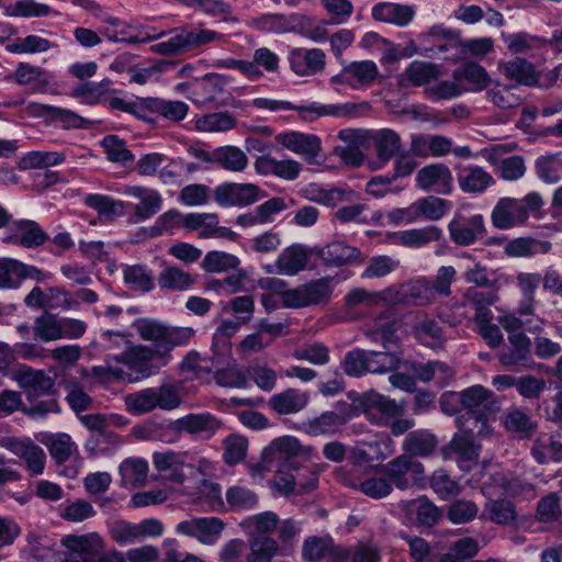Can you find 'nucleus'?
<instances>
[{
    "instance_id": "obj_1",
    "label": "nucleus",
    "mask_w": 562,
    "mask_h": 562,
    "mask_svg": "<svg viewBox=\"0 0 562 562\" xmlns=\"http://www.w3.org/2000/svg\"><path fill=\"white\" fill-rule=\"evenodd\" d=\"M133 327L143 340L153 345L127 346L115 360L135 371L138 374L136 379L158 373L161 367L169 363L171 350L187 345L195 335L191 327L169 326L150 318L137 319Z\"/></svg>"
},
{
    "instance_id": "obj_2",
    "label": "nucleus",
    "mask_w": 562,
    "mask_h": 562,
    "mask_svg": "<svg viewBox=\"0 0 562 562\" xmlns=\"http://www.w3.org/2000/svg\"><path fill=\"white\" fill-rule=\"evenodd\" d=\"M333 280L331 277H324L294 289L284 290L285 281L277 278H267L262 282V288L279 292L283 307L304 308L312 305L326 304L333 294Z\"/></svg>"
},
{
    "instance_id": "obj_3",
    "label": "nucleus",
    "mask_w": 562,
    "mask_h": 562,
    "mask_svg": "<svg viewBox=\"0 0 562 562\" xmlns=\"http://www.w3.org/2000/svg\"><path fill=\"white\" fill-rule=\"evenodd\" d=\"M252 105L257 109L277 111H296L300 119L304 122H314L322 116L333 117H358L362 115V111L369 109L367 102L361 103H339V104H321L312 102L306 105H294L289 101L273 100L268 98H256Z\"/></svg>"
},
{
    "instance_id": "obj_4",
    "label": "nucleus",
    "mask_w": 562,
    "mask_h": 562,
    "mask_svg": "<svg viewBox=\"0 0 562 562\" xmlns=\"http://www.w3.org/2000/svg\"><path fill=\"white\" fill-rule=\"evenodd\" d=\"M542 205V198L537 192L522 199L502 198L492 211L491 221L498 229H509L524 224L529 214L538 212Z\"/></svg>"
},
{
    "instance_id": "obj_5",
    "label": "nucleus",
    "mask_w": 562,
    "mask_h": 562,
    "mask_svg": "<svg viewBox=\"0 0 562 562\" xmlns=\"http://www.w3.org/2000/svg\"><path fill=\"white\" fill-rule=\"evenodd\" d=\"M171 36L150 46V52L165 56H176L196 49L222 38V35L201 26L186 25L171 31Z\"/></svg>"
},
{
    "instance_id": "obj_6",
    "label": "nucleus",
    "mask_w": 562,
    "mask_h": 562,
    "mask_svg": "<svg viewBox=\"0 0 562 562\" xmlns=\"http://www.w3.org/2000/svg\"><path fill=\"white\" fill-rule=\"evenodd\" d=\"M461 407L465 411L458 418L464 419L467 425L475 426L477 435L482 436L487 429V413L499 409L494 393L477 384L460 392Z\"/></svg>"
},
{
    "instance_id": "obj_7",
    "label": "nucleus",
    "mask_w": 562,
    "mask_h": 562,
    "mask_svg": "<svg viewBox=\"0 0 562 562\" xmlns=\"http://www.w3.org/2000/svg\"><path fill=\"white\" fill-rule=\"evenodd\" d=\"M125 405L130 413L142 415L160 408L170 411L180 405V396L172 385H161L158 389H145L125 396Z\"/></svg>"
},
{
    "instance_id": "obj_8",
    "label": "nucleus",
    "mask_w": 562,
    "mask_h": 562,
    "mask_svg": "<svg viewBox=\"0 0 562 562\" xmlns=\"http://www.w3.org/2000/svg\"><path fill=\"white\" fill-rule=\"evenodd\" d=\"M383 473L392 487L406 491L413 487H424L427 476L424 465L411 456L401 454L390 460L383 467Z\"/></svg>"
},
{
    "instance_id": "obj_9",
    "label": "nucleus",
    "mask_w": 562,
    "mask_h": 562,
    "mask_svg": "<svg viewBox=\"0 0 562 562\" xmlns=\"http://www.w3.org/2000/svg\"><path fill=\"white\" fill-rule=\"evenodd\" d=\"M459 431L442 450L446 460H456L462 470H469L479 458L480 446L474 441L475 426L467 425L462 418L456 420Z\"/></svg>"
},
{
    "instance_id": "obj_10",
    "label": "nucleus",
    "mask_w": 562,
    "mask_h": 562,
    "mask_svg": "<svg viewBox=\"0 0 562 562\" xmlns=\"http://www.w3.org/2000/svg\"><path fill=\"white\" fill-rule=\"evenodd\" d=\"M449 237L460 247L474 245L486 236L484 217L481 214L458 211L448 223Z\"/></svg>"
},
{
    "instance_id": "obj_11",
    "label": "nucleus",
    "mask_w": 562,
    "mask_h": 562,
    "mask_svg": "<svg viewBox=\"0 0 562 562\" xmlns=\"http://www.w3.org/2000/svg\"><path fill=\"white\" fill-rule=\"evenodd\" d=\"M61 546L66 549V562H94L104 551V541L97 532L65 536Z\"/></svg>"
},
{
    "instance_id": "obj_12",
    "label": "nucleus",
    "mask_w": 562,
    "mask_h": 562,
    "mask_svg": "<svg viewBox=\"0 0 562 562\" xmlns=\"http://www.w3.org/2000/svg\"><path fill=\"white\" fill-rule=\"evenodd\" d=\"M228 77L220 74H207L196 83L194 89L195 103L212 104L216 108L228 105L233 97L227 90Z\"/></svg>"
},
{
    "instance_id": "obj_13",
    "label": "nucleus",
    "mask_w": 562,
    "mask_h": 562,
    "mask_svg": "<svg viewBox=\"0 0 562 562\" xmlns=\"http://www.w3.org/2000/svg\"><path fill=\"white\" fill-rule=\"evenodd\" d=\"M314 249L310 250L301 244H293L284 248L278 256L274 266H267L268 273H278L293 277L305 270Z\"/></svg>"
},
{
    "instance_id": "obj_14",
    "label": "nucleus",
    "mask_w": 562,
    "mask_h": 562,
    "mask_svg": "<svg viewBox=\"0 0 562 562\" xmlns=\"http://www.w3.org/2000/svg\"><path fill=\"white\" fill-rule=\"evenodd\" d=\"M274 139L286 149L302 156L308 164L317 162L322 151L321 139L314 134L291 131L276 135Z\"/></svg>"
},
{
    "instance_id": "obj_15",
    "label": "nucleus",
    "mask_w": 562,
    "mask_h": 562,
    "mask_svg": "<svg viewBox=\"0 0 562 562\" xmlns=\"http://www.w3.org/2000/svg\"><path fill=\"white\" fill-rule=\"evenodd\" d=\"M224 427L221 419L211 413L188 414L176 419L170 429L176 432H186L210 439Z\"/></svg>"
},
{
    "instance_id": "obj_16",
    "label": "nucleus",
    "mask_w": 562,
    "mask_h": 562,
    "mask_svg": "<svg viewBox=\"0 0 562 562\" xmlns=\"http://www.w3.org/2000/svg\"><path fill=\"white\" fill-rule=\"evenodd\" d=\"M49 236L40 224L31 220H20L12 223L9 232L2 238L3 243L32 249L44 245Z\"/></svg>"
},
{
    "instance_id": "obj_17",
    "label": "nucleus",
    "mask_w": 562,
    "mask_h": 562,
    "mask_svg": "<svg viewBox=\"0 0 562 562\" xmlns=\"http://www.w3.org/2000/svg\"><path fill=\"white\" fill-rule=\"evenodd\" d=\"M379 75L378 66L372 60L352 61L330 78L331 85H347L353 89L371 86Z\"/></svg>"
},
{
    "instance_id": "obj_18",
    "label": "nucleus",
    "mask_w": 562,
    "mask_h": 562,
    "mask_svg": "<svg viewBox=\"0 0 562 562\" xmlns=\"http://www.w3.org/2000/svg\"><path fill=\"white\" fill-rule=\"evenodd\" d=\"M261 190L252 183H224L215 188L214 200L224 207L246 206L260 199Z\"/></svg>"
},
{
    "instance_id": "obj_19",
    "label": "nucleus",
    "mask_w": 562,
    "mask_h": 562,
    "mask_svg": "<svg viewBox=\"0 0 562 562\" xmlns=\"http://www.w3.org/2000/svg\"><path fill=\"white\" fill-rule=\"evenodd\" d=\"M13 380L24 390L27 398L50 394L54 390V379L43 370H35L27 366H21L13 372Z\"/></svg>"
},
{
    "instance_id": "obj_20",
    "label": "nucleus",
    "mask_w": 562,
    "mask_h": 562,
    "mask_svg": "<svg viewBox=\"0 0 562 562\" xmlns=\"http://www.w3.org/2000/svg\"><path fill=\"white\" fill-rule=\"evenodd\" d=\"M223 529V521L216 517L192 518L180 521L176 527L178 533L194 537L204 544H213Z\"/></svg>"
},
{
    "instance_id": "obj_21",
    "label": "nucleus",
    "mask_w": 562,
    "mask_h": 562,
    "mask_svg": "<svg viewBox=\"0 0 562 562\" xmlns=\"http://www.w3.org/2000/svg\"><path fill=\"white\" fill-rule=\"evenodd\" d=\"M346 555L345 547L335 544L330 537H308L302 547V557L306 562H321L325 558L329 562H341Z\"/></svg>"
},
{
    "instance_id": "obj_22",
    "label": "nucleus",
    "mask_w": 562,
    "mask_h": 562,
    "mask_svg": "<svg viewBox=\"0 0 562 562\" xmlns=\"http://www.w3.org/2000/svg\"><path fill=\"white\" fill-rule=\"evenodd\" d=\"M416 183L425 191L449 194L452 191L453 177L448 166L431 164L417 172Z\"/></svg>"
},
{
    "instance_id": "obj_23",
    "label": "nucleus",
    "mask_w": 562,
    "mask_h": 562,
    "mask_svg": "<svg viewBox=\"0 0 562 562\" xmlns=\"http://www.w3.org/2000/svg\"><path fill=\"white\" fill-rule=\"evenodd\" d=\"M291 70L297 76H313L324 70L326 55L319 48H293L289 54Z\"/></svg>"
},
{
    "instance_id": "obj_24",
    "label": "nucleus",
    "mask_w": 562,
    "mask_h": 562,
    "mask_svg": "<svg viewBox=\"0 0 562 562\" xmlns=\"http://www.w3.org/2000/svg\"><path fill=\"white\" fill-rule=\"evenodd\" d=\"M369 419L378 425H386L390 418L397 417L405 412V402H396L376 392L366 395Z\"/></svg>"
},
{
    "instance_id": "obj_25",
    "label": "nucleus",
    "mask_w": 562,
    "mask_h": 562,
    "mask_svg": "<svg viewBox=\"0 0 562 562\" xmlns=\"http://www.w3.org/2000/svg\"><path fill=\"white\" fill-rule=\"evenodd\" d=\"M372 145L376 154V161L372 164V169H380L400 153L402 139L394 130H374Z\"/></svg>"
},
{
    "instance_id": "obj_26",
    "label": "nucleus",
    "mask_w": 562,
    "mask_h": 562,
    "mask_svg": "<svg viewBox=\"0 0 562 562\" xmlns=\"http://www.w3.org/2000/svg\"><path fill=\"white\" fill-rule=\"evenodd\" d=\"M125 193L139 200V203L134 206L135 222L146 221L161 210L162 198L154 189L132 186L125 189Z\"/></svg>"
},
{
    "instance_id": "obj_27",
    "label": "nucleus",
    "mask_w": 562,
    "mask_h": 562,
    "mask_svg": "<svg viewBox=\"0 0 562 562\" xmlns=\"http://www.w3.org/2000/svg\"><path fill=\"white\" fill-rule=\"evenodd\" d=\"M7 79H13L20 86H31L33 91L41 93L47 92L54 81L45 69L26 63H20Z\"/></svg>"
},
{
    "instance_id": "obj_28",
    "label": "nucleus",
    "mask_w": 562,
    "mask_h": 562,
    "mask_svg": "<svg viewBox=\"0 0 562 562\" xmlns=\"http://www.w3.org/2000/svg\"><path fill=\"white\" fill-rule=\"evenodd\" d=\"M339 481L356 491L361 492L366 496L373 499H381L389 496L392 491V484L389 482V479L384 476H372L366 480H360L351 474H340Z\"/></svg>"
},
{
    "instance_id": "obj_29",
    "label": "nucleus",
    "mask_w": 562,
    "mask_h": 562,
    "mask_svg": "<svg viewBox=\"0 0 562 562\" xmlns=\"http://www.w3.org/2000/svg\"><path fill=\"white\" fill-rule=\"evenodd\" d=\"M314 251L326 266L331 267L352 265L361 257V251L357 247L344 241H333L325 247L314 248Z\"/></svg>"
},
{
    "instance_id": "obj_30",
    "label": "nucleus",
    "mask_w": 562,
    "mask_h": 562,
    "mask_svg": "<svg viewBox=\"0 0 562 562\" xmlns=\"http://www.w3.org/2000/svg\"><path fill=\"white\" fill-rule=\"evenodd\" d=\"M255 169L260 175L291 181L299 177L301 165L293 159L278 160L270 155H262L256 159Z\"/></svg>"
},
{
    "instance_id": "obj_31",
    "label": "nucleus",
    "mask_w": 562,
    "mask_h": 562,
    "mask_svg": "<svg viewBox=\"0 0 562 562\" xmlns=\"http://www.w3.org/2000/svg\"><path fill=\"white\" fill-rule=\"evenodd\" d=\"M531 456L539 464L560 462L562 459V434H540L532 443Z\"/></svg>"
},
{
    "instance_id": "obj_32",
    "label": "nucleus",
    "mask_w": 562,
    "mask_h": 562,
    "mask_svg": "<svg viewBox=\"0 0 562 562\" xmlns=\"http://www.w3.org/2000/svg\"><path fill=\"white\" fill-rule=\"evenodd\" d=\"M457 180L467 193H482L495 182L492 175L480 166L458 167Z\"/></svg>"
},
{
    "instance_id": "obj_33",
    "label": "nucleus",
    "mask_w": 562,
    "mask_h": 562,
    "mask_svg": "<svg viewBox=\"0 0 562 562\" xmlns=\"http://www.w3.org/2000/svg\"><path fill=\"white\" fill-rule=\"evenodd\" d=\"M300 441L291 436H285L274 439L262 451V462L267 469H270L273 463H281L288 459L295 457L301 451Z\"/></svg>"
},
{
    "instance_id": "obj_34",
    "label": "nucleus",
    "mask_w": 562,
    "mask_h": 562,
    "mask_svg": "<svg viewBox=\"0 0 562 562\" xmlns=\"http://www.w3.org/2000/svg\"><path fill=\"white\" fill-rule=\"evenodd\" d=\"M308 400L307 392L290 387L272 395L269 400V406L279 415H291L305 408Z\"/></svg>"
},
{
    "instance_id": "obj_35",
    "label": "nucleus",
    "mask_w": 562,
    "mask_h": 562,
    "mask_svg": "<svg viewBox=\"0 0 562 562\" xmlns=\"http://www.w3.org/2000/svg\"><path fill=\"white\" fill-rule=\"evenodd\" d=\"M438 446V440L434 434L426 429H418L406 435L402 449L403 454L412 458H426L431 456Z\"/></svg>"
},
{
    "instance_id": "obj_36",
    "label": "nucleus",
    "mask_w": 562,
    "mask_h": 562,
    "mask_svg": "<svg viewBox=\"0 0 562 562\" xmlns=\"http://www.w3.org/2000/svg\"><path fill=\"white\" fill-rule=\"evenodd\" d=\"M414 15V8L407 4L380 2L372 8V18L374 20L397 26L407 25Z\"/></svg>"
},
{
    "instance_id": "obj_37",
    "label": "nucleus",
    "mask_w": 562,
    "mask_h": 562,
    "mask_svg": "<svg viewBox=\"0 0 562 562\" xmlns=\"http://www.w3.org/2000/svg\"><path fill=\"white\" fill-rule=\"evenodd\" d=\"M503 425L506 431L519 439H530L538 429V423L527 412L513 407L504 414Z\"/></svg>"
},
{
    "instance_id": "obj_38",
    "label": "nucleus",
    "mask_w": 562,
    "mask_h": 562,
    "mask_svg": "<svg viewBox=\"0 0 562 562\" xmlns=\"http://www.w3.org/2000/svg\"><path fill=\"white\" fill-rule=\"evenodd\" d=\"M393 238L398 245L420 248L432 241H439L442 238V231L435 225H428L422 228H412L394 233Z\"/></svg>"
},
{
    "instance_id": "obj_39",
    "label": "nucleus",
    "mask_w": 562,
    "mask_h": 562,
    "mask_svg": "<svg viewBox=\"0 0 562 562\" xmlns=\"http://www.w3.org/2000/svg\"><path fill=\"white\" fill-rule=\"evenodd\" d=\"M296 16L282 13H266L252 18L248 25L259 32L283 34L294 30Z\"/></svg>"
},
{
    "instance_id": "obj_40",
    "label": "nucleus",
    "mask_w": 562,
    "mask_h": 562,
    "mask_svg": "<svg viewBox=\"0 0 562 562\" xmlns=\"http://www.w3.org/2000/svg\"><path fill=\"white\" fill-rule=\"evenodd\" d=\"M216 355V359L213 360V366L220 368V366L226 364L224 369H218L215 372V381L221 386L226 387H244L247 384L246 373L238 368L236 364L231 366V357L228 353Z\"/></svg>"
},
{
    "instance_id": "obj_41",
    "label": "nucleus",
    "mask_w": 562,
    "mask_h": 562,
    "mask_svg": "<svg viewBox=\"0 0 562 562\" xmlns=\"http://www.w3.org/2000/svg\"><path fill=\"white\" fill-rule=\"evenodd\" d=\"M497 292L494 290L488 291H480L474 288H469L463 294V304H470L473 306L475 314L474 321H492L493 312L490 310V306L493 305L497 301Z\"/></svg>"
},
{
    "instance_id": "obj_42",
    "label": "nucleus",
    "mask_w": 562,
    "mask_h": 562,
    "mask_svg": "<svg viewBox=\"0 0 562 562\" xmlns=\"http://www.w3.org/2000/svg\"><path fill=\"white\" fill-rule=\"evenodd\" d=\"M157 281L161 290L184 292L195 283V278L177 266H166L159 272Z\"/></svg>"
},
{
    "instance_id": "obj_43",
    "label": "nucleus",
    "mask_w": 562,
    "mask_h": 562,
    "mask_svg": "<svg viewBox=\"0 0 562 562\" xmlns=\"http://www.w3.org/2000/svg\"><path fill=\"white\" fill-rule=\"evenodd\" d=\"M439 77L440 68L438 65L424 60H414L401 75V80H407L415 87H422L436 81Z\"/></svg>"
},
{
    "instance_id": "obj_44",
    "label": "nucleus",
    "mask_w": 562,
    "mask_h": 562,
    "mask_svg": "<svg viewBox=\"0 0 562 562\" xmlns=\"http://www.w3.org/2000/svg\"><path fill=\"white\" fill-rule=\"evenodd\" d=\"M550 249L551 243L548 240L519 237L508 241L504 251L508 257H530L537 254H547Z\"/></svg>"
},
{
    "instance_id": "obj_45",
    "label": "nucleus",
    "mask_w": 562,
    "mask_h": 562,
    "mask_svg": "<svg viewBox=\"0 0 562 562\" xmlns=\"http://www.w3.org/2000/svg\"><path fill=\"white\" fill-rule=\"evenodd\" d=\"M12 449L16 456L26 462L27 469L34 475L43 473L46 454L40 446L33 443L31 440H25L13 443Z\"/></svg>"
},
{
    "instance_id": "obj_46",
    "label": "nucleus",
    "mask_w": 562,
    "mask_h": 562,
    "mask_svg": "<svg viewBox=\"0 0 562 562\" xmlns=\"http://www.w3.org/2000/svg\"><path fill=\"white\" fill-rule=\"evenodd\" d=\"M486 98L501 110L518 108L522 103V97L517 93V87L496 82L486 91Z\"/></svg>"
},
{
    "instance_id": "obj_47",
    "label": "nucleus",
    "mask_w": 562,
    "mask_h": 562,
    "mask_svg": "<svg viewBox=\"0 0 562 562\" xmlns=\"http://www.w3.org/2000/svg\"><path fill=\"white\" fill-rule=\"evenodd\" d=\"M503 72L506 78L516 81L518 85L533 86L538 81V75L531 63L524 58L516 57L503 65Z\"/></svg>"
},
{
    "instance_id": "obj_48",
    "label": "nucleus",
    "mask_w": 562,
    "mask_h": 562,
    "mask_svg": "<svg viewBox=\"0 0 562 562\" xmlns=\"http://www.w3.org/2000/svg\"><path fill=\"white\" fill-rule=\"evenodd\" d=\"M346 424V418L336 412H324L307 422L306 432L311 436L334 435Z\"/></svg>"
},
{
    "instance_id": "obj_49",
    "label": "nucleus",
    "mask_w": 562,
    "mask_h": 562,
    "mask_svg": "<svg viewBox=\"0 0 562 562\" xmlns=\"http://www.w3.org/2000/svg\"><path fill=\"white\" fill-rule=\"evenodd\" d=\"M123 486L139 487L146 483L148 464L143 459L130 458L120 464Z\"/></svg>"
},
{
    "instance_id": "obj_50",
    "label": "nucleus",
    "mask_w": 562,
    "mask_h": 562,
    "mask_svg": "<svg viewBox=\"0 0 562 562\" xmlns=\"http://www.w3.org/2000/svg\"><path fill=\"white\" fill-rule=\"evenodd\" d=\"M216 166L232 172H241L248 166L247 155L236 146H222L216 148Z\"/></svg>"
},
{
    "instance_id": "obj_51",
    "label": "nucleus",
    "mask_w": 562,
    "mask_h": 562,
    "mask_svg": "<svg viewBox=\"0 0 562 562\" xmlns=\"http://www.w3.org/2000/svg\"><path fill=\"white\" fill-rule=\"evenodd\" d=\"M403 303L413 305H427L437 300L429 279L420 278L406 284L403 290Z\"/></svg>"
},
{
    "instance_id": "obj_52",
    "label": "nucleus",
    "mask_w": 562,
    "mask_h": 562,
    "mask_svg": "<svg viewBox=\"0 0 562 562\" xmlns=\"http://www.w3.org/2000/svg\"><path fill=\"white\" fill-rule=\"evenodd\" d=\"M236 119L227 112H214L198 117L194 122L199 132L225 133L236 126Z\"/></svg>"
},
{
    "instance_id": "obj_53",
    "label": "nucleus",
    "mask_w": 562,
    "mask_h": 562,
    "mask_svg": "<svg viewBox=\"0 0 562 562\" xmlns=\"http://www.w3.org/2000/svg\"><path fill=\"white\" fill-rule=\"evenodd\" d=\"M124 282L132 290L149 292L154 289V274L143 265L125 266L123 268Z\"/></svg>"
},
{
    "instance_id": "obj_54",
    "label": "nucleus",
    "mask_w": 562,
    "mask_h": 562,
    "mask_svg": "<svg viewBox=\"0 0 562 562\" xmlns=\"http://www.w3.org/2000/svg\"><path fill=\"white\" fill-rule=\"evenodd\" d=\"M122 438L105 427L103 430L92 434L86 441V449L91 456L104 454L122 445Z\"/></svg>"
},
{
    "instance_id": "obj_55",
    "label": "nucleus",
    "mask_w": 562,
    "mask_h": 562,
    "mask_svg": "<svg viewBox=\"0 0 562 562\" xmlns=\"http://www.w3.org/2000/svg\"><path fill=\"white\" fill-rule=\"evenodd\" d=\"M85 204L95 210L100 217L106 221H113L124 213V206L121 201L103 194H88L85 198Z\"/></svg>"
},
{
    "instance_id": "obj_56",
    "label": "nucleus",
    "mask_w": 562,
    "mask_h": 562,
    "mask_svg": "<svg viewBox=\"0 0 562 562\" xmlns=\"http://www.w3.org/2000/svg\"><path fill=\"white\" fill-rule=\"evenodd\" d=\"M279 552V543L271 537H257L249 542L246 562H271Z\"/></svg>"
},
{
    "instance_id": "obj_57",
    "label": "nucleus",
    "mask_w": 562,
    "mask_h": 562,
    "mask_svg": "<svg viewBox=\"0 0 562 562\" xmlns=\"http://www.w3.org/2000/svg\"><path fill=\"white\" fill-rule=\"evenodd\" d=\"M32 552L35 559L41 562H60L57 542L47 537L31 535L29 538Z\"/></svg>"
},
{
    "instance_id": "obj_58",
    "label": "nucleus",
    "mask_w": 562,
    "mask_h": 562,
    "mask_svg": "<svg viewBox=\"0 0 562 562\" xmlns=\"http://www.w3.org/2000/svg\"><path fill=\"white\" fill-rule=\"evenodd\" d=\"M48 449L50 457L58 463L66 462L76 445L67 434L49 435L42 441Z\"/></svg>"
},
{
    "instance_id": "obj_59",
    "label": "nucleus",
    "mask_w": 562,
    "mask_h": 562,
    "mask_svg": "<svg viewBox=\"0 0 562 562\" xmlns=\"http://www.w3.org/2000/svg\"><path fill=\"white\" fill-rule=\"evenodd\" d=\"M33 333L36 339L48 342L60 340L59 316L45 312L34 321Z\"/></svg>"
},
{
    "instance_id": "obj_60",
    "label": "nucleus",
    "mask_w": 562,
    "mask_h": 562,
    "mask_svg": "<svg viewBox=\"0 0 562 562\" xmlns=\"http://www.w3.org/2000/svg\"><path fill=\"white\" fill-rule=\"evenodd\" d=\"M502 38L507 49L513 54H527L542 47L544 41L526 32L503 34Z\"/></svg>"
},
{
    "instance_id": "obj_61",
    "label": "nucleus",
    "mask_w": 562,
    "mask_h": 562,
    "mask_svg": "<svg viewBox=\"0 0 562 562\" xmlns=\"http://www.w3.org/2000/svg\"><path fill=\"white\" fill-rule=\"evenodd\" d=\"M95 515L90 502L86 499L67 501L59 507V517L69 522H81Z\"/></svg>"
},
{
    "instance_id": "obj_62",
    "label": "nucleus",
    "mask_w": 562,
    "mask_h": 562,
    "mask_svg": "<svg viewBox=\"0 0 562 562\" xmlns=\"http://www.w3.org/2000/svg\"><path fill=\"white\" fill-rule=\"evenodd\" d=\"M400 267V260L391 256L381 255L369 259L366 269L361 273L362 279H381Z\"/></svg>"
},
{
    "instance_id": "obj_63",
    "label": "nucleus",
    "mask_w": 562,
    "mask_h": 562,
    "mask_svg": "<svg viewBox=\"0 0 562 562\" xmlns=\"http://www.w3.org/2000/svg\"><path fill=\"white\" fill-rule=\"evenodd\" d=\"M239 262V259L232 254L213 250L204 256L201 267L206 272L220 273L236 269Z\"/></svg>"
},
{
    "instance_id": "obj_64",
    "label": "nucleus",
    "mask_w": 562,
    "mask_h": 562,
    "mask_svg": "<svg viewBox=\"0 0 562 562\" xmlns=\"http://www.w3.org/2000/svg\"><path fill=\"white\" fill-rule=\"evenodd\" d=\"M65 160V155L58 151H31L19 162L21 169H37L57 166Z\"/></svg>"
}]
</instances>
